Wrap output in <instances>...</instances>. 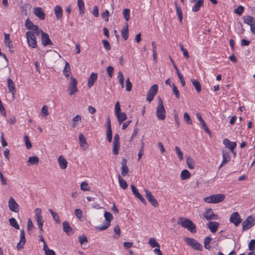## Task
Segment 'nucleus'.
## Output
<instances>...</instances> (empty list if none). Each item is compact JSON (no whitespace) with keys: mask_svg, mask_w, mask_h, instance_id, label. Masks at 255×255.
<instances>
[{"mask_svg":"<svg viewBox=\"0 0 255 255\" xmlns=\"http://www.w3.org/2000/svg\"><path fill=\"white\" fill-rule=\"evenodd\" d=\"M177 224L187 229L192 233L196 232V225L189 219L183 217L180 218L177 221Z\"/></svg>","mask_w":255,"mask_h":255,"instance_id":"f257e3e1","label":"nucleus"},{"mask_svg":"<svg viewBox=\"0 0 255 255\" xmlns=\"http://www.w3.org/2000/svg\"><path fill=\"white\" fill-rule=\"evenodd\" d=\"M225 196L223 194H214L204 198V201L208 203H218L224 200Z\"/></svg>","mask_w":255,"mask_h":255,"instance_id":"f03ea898","label":"nucleus"},{"mask_svg":"<svg viewBox=\"0 0 255 255\" xmlns=\"http://www.w3.org/2000/svg\"><path fill=\"white\" fill-rule=\"evenodd\" d=\"M184 241L189 246H191L195 250L201 251L202 247L201 244L193 238H185Z\"/></svg>","mask_w":255,"mask_h":255,"instance_id":"7ed1b4c3","label":"nucleus"},{"mask_svg":"<svg viewBox=\"0 0 255 255\" xmlns=\"http://www.w3.org/2000/svg\"><path fill=\"white\" fill-rule=\"evenodd\" d=\"M255 224V217L253 216H250L242 223L243 230H248L254 226Z\"/></svg>","mask_w":255,"mask_h":255,"instance_id":"20e7f679","label":"nucleus"},{"mask_svg":"<svg viewBox=\"0 0 255 255\" xmlns=\"http://www.w3.org/2000/svg\"><path fill=\"white\" fill-rule=\"evenodd\" d=\"M26 36L28 45L33 48H36L37 47V42L34 33L28 31L26 33Z\"/></svg>","mask_w":255,"mask_h":255,"instance_id":"39448f33","label":"nucleus"},{"mask_svg":"<svg viewBox=\"0 0 255 255\" xmlns=\"http://www.w3.org/2000/svg\"><path fill=\"white\" fill-rule=\"evenodd\" d=\"M104 217L106 220V222L103 226H100L97 227V229L100 231H104L107 229L110 226V222L113 218L112 214L108 212H105Z\"/></svg>","mask_w":255,"mask_h":255,"instance_id":"423d86ee","label":"nucleus"},{"mask_svg":"<svg viewBox=\"0 0 255 255\" xmlns=\"http://www.w3.org/2000/svg\"><path fill=\"white\" fill-rule=\"evenodd\" d=\"M157 91L158 86L157 84H154L150 88L146 95V100L148 102L150 103L153 100L154 97L157 94Z\"/></svg>","mask_w":255,"mask_h":255,"instance_id":"0eeeda50","label":"nucleus"},{"mask_svg":"<svg viewBox=\"0 0 255 255\" xmlns=\"http://www.w3.org/2000/svg\"><path fill=\"white\" fill-rule=\"evenodd\" d=\"M70 79L71 82L69 84L68 91L69 94L71 96L78 91L77 87L78 83L77 80L73 77H71Z\"/></svg>","mask_w":255,"mask_h":255,"instance_id":"6e6552de","label":"nucleus"},{"mask_svg":"<svg viewBox=\"0 0 255 255\" xmlns=\"http://www.w3.org/2000/svg\"><path fill=\"white\" fill-rule=\"evenodd\" d=\"M35 218L37 222L39 228L43 227V220L41 215V210L39 208H36L34 210Z\"/></svg>","mask_w":255,"mask_h":255,"instance_id":"1a4fd4ad","label":"nucleus"},{"mask_svg":"<svg viewBox=\"0 0 255 255\" xmlns=\"http://www.w3.org/2000/svg\"><path fill=\"white\" fill-rule=\"evenodd\" d=\"M145 197L151 204L154 207L158 206V203L157 200L155 199L151 192L147 189H145Z\"/></svg>","mask_w":255,"mask_h":255,"instance_id":"9d476101","label":"nucleus"},{"mask_svg":"<svg viewBox=\"0 0 255 255\" xmlns=\"http://www.w3.org/2000/svg\"><path fill=\"white\" fill-rule=\"evenodd\" d=\"M230 222L234 224L236 227L241 223L242 219L238 212H234L231 215L230 218Z\"/></svg>","mask_w":255,"mask_h":255,"instance_id":"9b49d317","label":"nucleus"},{"mask_svg":"<svg viewBox=\"0 0 255 255\" xmlns=\"http://www.w3.org/2000/svg\"><path fill=\"white\" fill-rule=\"evenodd\" d=\"M204 218L208 221L211 220H217L218 219L217 215L215 214L211 208H209L204 213Z\"/></svg>","mask_w":255,"mask_h":255,"instance_id":"f8f14e48","label":"nucleus"},{"mask_svg":"<svg viewBox=\"0 0 255 255\" xmlns=\"http://www.w3.org/2000/svg\"><path fill=\"white\" fill-rule=\"evenodd\" d=\"M8 207L12 212L17 213L19 211V205L12 197H10L8 201Z\"/></svg>","mask_w":255,"mask_h":255,"instance_id":"ddd939ff","label":"nucleus"},{"mask_svg":"<svg viewBox=\"0 0 255 255\" xmlns=\"http://www.w3.org/2000/svg\"><path fill=\"white\" fill-rule=\"evenodd\" d=\"M166 112L164 106H158L156 110L157 118L160 120H164L165 119Z\"/></svg>","mask_w":255,"mask_h":255,"instance_id":"4468645a","label":"nucleus"},{"mask_svg":"<svg viewBox=\"0 0 255 255\" xmlns=\"http://www.w3.org/2000/svg\"><path fill=\"white\" fill-rule=\"evenodd\" d=\"M131 189L133 194L144 204H146L145 199L138 192L137 189L134 186L133 184L131 185Z\"/></svg>","mask_w":255,"mask_h":255,"instance_id":"2eb2a0df","label":"nucleus"},{"mask_svg":"<svg viewBox=\"0 0 255 255\" xmlns=\"http://www.w3.org/2000/svg\"><path fill=\"white\" fill-rule=\"evenodd\" d=\"M121 164V174L123 176H126L129 171L128 167L127 165V160L125 158H123Z\"/></svg>","mask_w":255,"mask_h":255,"instance_id":"dca6fc26","label":"nucleus"},{"mask_svg":"<svg viewBox=\"0 0 255 255\" xmlns=\"http://www.w3.org/2000/svg\"><path fill=\"white\" fill-rule=\"evenodd\" d=\"M222 152L223 156V161L219 167V169L221 168L225 164H226L228 162H229L230 159V155L229 152H228L225 149H223Z\"/></svg>","mask_w":255,"mask_h":255,"instance_id":"f3484780","label":"nucleus"},{"mask_svg":"<svg viewBox=\"0 0 255 255\" xmlns=\"http://www.w3.org/2000/svg\"><path fill=\"white\" fill-rule=\"evenodd\" d=\"M34 14L40 19L43 20L45 18V14L42 8L40 7H36L34 8Z\"/></svg>","mask_w":255,"mask_h":255,"instance_id":"a211bd4d","label":"nucleus"},{"mask_svg":"<svg viewBox=\"0 0 255 255\" xmlns=\"http://www.w3.org/2000/svg\"><path fill=\"white\" fill-rule=\"evenodd\" d=\"M41 41L42 44L44 46L53 45V43L50 39L48 34L44 32H42V34L41 35Z\"/></svg>","mask_w":255,"mask_h":255,"instance_id":"6ab92c4d","label":"nucleus"},{"mask_svg":"<svg viewBox=\"0 0 255 255\" xmlns=\"http://www.w3.org/2000/svg\"><path fill=\"white\" fill-rule=\"evenodd\" d=\"M79 139L80 145L82 149L83 150L87 149L89 145L87 142L85 136L82 133H80L79 135Z\"/></svg>","mask_w":255,"mask_h":255,"instance_id":"aec40b11","label":"nucleus"},{"mask_svg":"<svg viewBox=\"0 0 255 255\" xmlns=\"http://www.w3.org/2000/svg\"><path fill=\"white\" fill-rule=\"evenodd\" d=\"M223 143L224 144L226 147L230 149L231 151H233V150H234V148L236 147L237 145L236 142L231 141L227 138L224 139Z\"/></svg>","mask_w":255,"mask_h":255,"instance_id":"412c9836","label":"nucleus"},{"mask_svg":"<svg viewBox=\"0 0 255 255\" xmlns=\"http://www.w3.org/2000/svg\"><path fill=\"white\" fill-rule=\"evenodd\" d=\"M4 44L5 45L9 48L11 52H13L14 50H11L13 48L12 41L10 38V35L7 33H4Z\"/></svg>","mask_w":255,"mask_h":255,"instance_id":"4be33fe9","label":"nucleus"},{"mask_svg":"<svg viewBox=\"0 0 255 255\" xmlns=\"http://www.w3.org/2000/svg\"><path fill=\"white\" fill-rule=\"evenodd\" d=\"M62 225L63 231L67 235H70L71 234H73V229L70 227L69 223L67 221L63 222Z\"/></svg>","mask_w":255,"mask_h":255,"instance_id":"5701e85b","label":"nucleus"},{"mask_svg":"<svg viewBox=\"0 0 255 255\" xmlns=\"http://www.w3.org/2000/svg\"><path fill=\"white\" fill-rule=\"evenodd\" d=\"M7 86L9 92L14 96L16 90L15 87V84L10 78L7 79Z\"/></svg>","mask_w":255,"mask_h":255,"instance_id":"b1692460","label":"nucleus"},{"mask_svg":"<svg viewBox=\"0 0 255 255\" xmlns=\"http://www.w3.org/2000/svg\"><path fill=\"white\" fill-rule=\"evenodd\" d=\"M58 162L59 165V167L61 169H65L67 168L68 162L66 159L62 155L59 156Z\"/></svg>","mask_w":255,"mask_h":255,"instance_id":"393cba45","label":"nucleus"},{"mask_svg":"<svg viewBox=\"0 0 255 255\" xmlns=\"http://www.w3.org/2000/svg\"><path fill=\"white\" fill-rule=\"evenodd\" d=\"M219 226V223L216 222H210L207 224L208 228L209 229L210 231L213 233H215L217 231Z\"/></svg>","mask_w":255,"mask_h":255,"instance_id":"a878e982","label":"nucleus"},{"mask_svg":"<svg viewBox=\"0 0 255 255\" xmlns=\"http://www.w3.org/2000/svg\"><path fill=\"white\" fill-rule=\"evenodd\" d=\"M98 78V75L95 73H92L90 77L88 78V86L89 88H91L93 86Z\"/></svg>","mask_w":255,"mask_h":255,"instance_id":"bb28decb","label":"nucleus"},{"mask_svg":"<svg viewBox=\"0 0 255 255\" xmlns=\"http://www.w3.org/2000/svg\"><path fill=\"white\" fill-rule=\"evenodd\" d=\"M196 117L201 124L203 128L207 132L210 133V130L208 129L205 122L202 118V116L200 113H198L196 114Z\"/></svg>","mask_w":255,"mask_h":255,"instance_id":"cd10ccee","label":"nucleus"},{"mask_svg":"<svg viewBox=\"0 0 255 255\" xmlns=\"http://www.w3.org/2000/svg\"><path fill=\"white\" fill-rule=\"evenodd\" d=\"M54 12L56 15V19H59L62 17L63 10L60 5H56L54 8Z\"/></svg>","mask_w":255,"mask_h":255,"instance_id":"c85d7f7f","label":"nucleus"},{"mask_svg":"<svg viewBox=\"0 0 255 255\" xmlns=\"http://www.w3.org/2000/svg\"><path fill=\"white\" fill-rule=\"evenodd\" d=\"M204 4V0H198L197 1L194 6L192 7V10L193 12H197L199 10L200 7Z\"/></svg>","mask_w":255,"mask_h":255,"instance_id":"c756f323","label":"nucleus"},{"mask_svg":"<svg viewBox=\"0 0 255 255\" xmlns=\"http://www.w3.org/2000/svg\"><path fill=\"white\" fill-rule=\"evenodd\" d=\"M243 19L244 23L250 26L255 23V19L251 15L244 16Z\"/></svg>","mask_w":255,"mask_h":255,"instance_id":"7c9ffc66","label":"nucleus"},{"mask_svg":"<svg viewBox=\"0 0 255 255\" xmlns=\"http://www.w3.org/2000/svg\"><path fill=\"white\" fill-rule=\"evenodd\" d=\"M39 162V158L36 156H30L27 161V164L30 165H36Z\"/></svg>","mask_w":255,"mask_h":255,"instance_id":"2f4dec72","label":"nucleus"},{"mask_svg":"<svg viewBox=\"0 0 255 255\" xmlns=\"http://www.w3.org/2000/svg\"><path fill=\"white\" fill-rule=\"evenodd\" d=\"M191 82L195 87L197 93H200L201 91V85L200 82L196 79H192Z\"/></svg>","mask_w":255,"mask_h":255,"instance_id":"473e14b6","label":"nucleus"},{"mask_svg":"<svg viewBox=\"0 0 255 255\" xmlns=\"http://www.w3.org/2000/svg\"><path fill=\"white\" fill-rule=\"evenodd\" d=\"M190 176L191 173L188 170L184 169L182 171L180 175V177L182 180L189 179L190 177Z\"/></svg>","mask_w":255,"mask_h":255,"instance_id":"72a5a7b5","label":"nucleus"},{"mask_svg":"<svg viewBox=\"0 0 255 255\" xmlns=\"http://www.w3.org/2000/svg\"><path fill=\"white\" fill-rule=\"evenodd\" d=\"M116 116L117 117L118 122L120 124H122L127 118V115L125 112L120 113Z\"/></svg>","mask_w":255,"mask_h":255,"instance_id":"f704fd0d","label":"nucleus"},{"mask_svg":"<svg viewBox=\"0 0 255 255\" xmlns=\"http://www.w3.org/2000/svg\"><path fill=\"white\" fill-rule=\"evenodd\" d=\"M78 6L80 14L83 15L85 12V4L82 0H78Z\"/></svg>","mask_w":255,"mask_h":255,"instance_id":"c9c22d12","label":"nucleus"},{"mask_svg":"<svg viewBox=\"0 0 255 255\" xmlns=\"http://www.w3.org/2000/svg\"><path fill=\"white\" fill-rule=\"evenodd\" d=\"M121 35L122 37L125 39L127 40L128 37V24L127 23L126 27L122 29L121 31Z\"/></svg>","mask_w":255,"mask_h":255,"instance_id":"e433bc0d","label":"nucleus"},{"mask_svg":"<svg viewBox=\"0 0 255 255\" xmlns=\"http://www.w3.org/2000/svg\"><path fill=\"white\" fill-rule=\"evenodd\" d=\"M186 163L189 167L191 169H194L195 168V162L193 159L190 156L186 158Z\"/></svg>","mask_w":255,"mask_h":255,"instance_id":"4c0bfd02","label":"nucleus"},{"mask_svg":"<svg viewBox=\"0 0 255 255\" xmlns=\"http://www.w3.org/2000/svg\"><path fill=\"white\" fill-rule=\"evenodd\" d=\"M148 244L152 248H160L159 244L156 242L155 239L154 238L149 239L148 241Z\"/></svg>","mask_w":255,"mask_h":255,"instance_id":"58836bf2","label":"nucleus"},{"mask_svg":"<svg viewBox=\"0 0 255 255\" xmlns=\"http://www.w3.org/2000/svg\"><path fill=\"white\" fill-rule=\"evenodd\" d=\"M120 147V142L113 141V152L115 155H117L119 153V150Z\"/></svg>","mask_w":255,"mask_h":255,"instance_id":"ea45409f","label":"nucleus"},{"mask_svg":"<svg viewBox=\"0 0 255 255\" xmlns=\"http://www.w3.org/2000/svg\"><path fill=\"white\" fill-rule=\"evenodd\" d=\"M118 179L120 187L123 189H126L128 187V184L126 181L123 179L120 175L118 176Z\"/></svg>","mask_w":255,"mask_h":255,"instance_id":"a19ab883","label":"nucleus"},{"mask_svg":"<svg viewBox=\"0 0 255 255\" xmlns=\"http://www.w3.org/2000/svg\"><path fill=\"white\" fill-rule=\"evenodd\" d=\"M70 73V66L68 62H66L64 69L63 70V74L66 77H68Z\"/></svg>","mask_w":255,"mask_h":255,"instance_id":"79ce46f5","label":"nucleus"},{"mask_svg":"<svg viewBox=\"0 0 255 255\" xmlns=\"http://www.w3.org/2000/svg\"><path fill=\"white\" fill-rule=\"evenodd\" d=\"M10 226L14 228L15 229H19V226L17 224L16 220L15 218L12 217L8 220Z\"/></svg>","mask_w":255,"mask_h":255,"instance_id":"37998d69","label":"nucleus"},{"mask_svg":"<svg viewBox=\"0 0 255 255\" xmlns=\"http://www.w3.org/2000/svg\"><path fill=\"white\" fill-rule=\"evenodd\" d=\"M49 212L51 213L53 219L55 220V222L57 224H59L60 223V220L59 219V217L58 215L55 212H54L52 209H49Z\"/></svg>","mask_w":255,"mask_h":255,"instance_id":"c03bdc74","label":"nucleus"},{"mask_svg":"<svg viewBox=\"0 0 255 255\" xmlns=\"http://www.w3.org/2000/svg\"><path fill=\"white\" fill-rule=\"evenodd\" d=\"M26 28L29 30H33L36 25H34L29 19H26L25 22Z\"/></svg>","mask_w":255,"mask_h":255,"instance_id":"a18cd8bd","label":"nucleus"},{"mask_svg":"<svg viewBox=\"0 0 255 255\" xmlns=\"http://www.w3.org/2000/svg\"><path fill=\"white\" fill-rule=\"evenodd\" d=\"M118 78L119 80L120 84L122 88H124V77L123 73L120 71L118 72Z\"/></svg>","mask_w":255,"mask_h":255,"instance_id":"49530a36","label":"nucleus"},{"mask_svg":"<svg viewBox=\"0 0 255 255\" xmlns=\"http://www.w3.org/2000/svg\"><path fill=\"white\" fill-rule=\"evenodd\" d=\"M175 150L177 154L179 159L180 161L182 160L183 159V154L180 148L178 146H176L175 147Z\"/></svg>","mask_w":255,"mask_h":255,"instance_id":"de8ad7c7","label":"nucleus"},{"mask_svg":"<svg viewBox=\"0 0 255 255\" xmlns=\"http://www.w3.org/2000/svg\"><path fill=\"white\" fill-rule=\"evenodd\" d=\"M24 140L25 143L26 147L28 149H29L32 147L31 143L30 142L29 137L28 135L25 134L24 136Z\"/></svg>","mask_w":255,"mask_h":255,"instance_id":"09e8293b","label":"nucleus"},{"mask_svg":"<svg viewBox=\"0 0 255 255\" xmlns=\"http://www.w3.org/2000/svg\"><path fill=\"white\" fill-rule=\"evenodd\" d=\"M123 15L124 18L127 21H128L130 18V10L128 8L124 9L123 10Z\"/></svg>","mask_w":255,"mask_h":255,"instance_id":"8fccbe9b","label":"nucleus"},{"mask_svg":"<svg viewBox=\"0 0 255 255\" xmlns=\"http://www.w3.org/2000/svg\"><path fill=\"white\" fill-rule=\"evenodd\" d=\"M172 87L173 93L175 94L176 97L179 99L180 97V93L177 87L174 83L172 84Z\"/></svg>","mask_w":255,"mask_h":255,"instance_id":"3c124183","label":"nucleus"},{"mask_svg":"<svg viewBox=\"0 0 255 255\" xmlns=\"http://www.w3.org/2000/svg\"><path fill=\"white\" fill-rule=\"evenodd\" d=\"M101 16L106 21H109V18L110 17V13L108 10L106 9L104 12L101 13Z\"/></svg>","mask_w":255,"mask_h":255,"instance_id":"603ef678","label":"nucleus"},{"mask_svg":"<svg viewBox=\"0 0 255 255\" xmlns=\"http://www.w3.org/2000/svg\"><path fill=\"white\" fill-rule=\"evenodd\" d=\"M212 239L209 237H207L204 240V247L206 249H209L210 248V242Z\"/></svg>","mask_w":255,"mask_h":255,"instance_id":"864d4df0","label":"nucleus"},{"mask_svg":"<svg viewBox=\"0 0 255 255\" xmlns=\"http://www.w3.org/2000/svg\"><path fill=\"white\" fill-rule=\"evenodd\" d=\"M244 10V7L242 5H239L237 8L235 9L234 12L241 15Z\"/></svg>","mask_w":255,"mask_h":255,"instance_id":"5fc2aeb1","label":"nucleus"},{"mask_svg":"<svg viewBox=\"0 0 255 255\" xmlns=\"http://www.w3.org/2000/svg\"><path fill=\"white\" fill-rule=\"evenodd\" d=\"M126 90L129 92L132 89V84L130 82L129 78L128 77L126 81Z\"/></svg>","mask_w":255,"mask_h":255,"instance_id":"6e6d98bb","label":"nucleus"},{"mask_svg":"<svg viewBox=\"0 0 255 255\" xmlns=\"http://www.w3.org/2000/svg\"><path fill=\"white\" fill-rule=\"evenodd\" d=\"M184 120L187 124H188V125L192 124V120H191L189 114L186 112H185L184 114Z\"/></svg>","mask_w":255,"mask_h":255,"instance_id":"4d7b16f0","label":"nucleus"},{"mask_svg":"<svg viewBox=\"0 0 255 255\" xmlns=\"http://www.w3.org/2000/svg\"><path fill=\"white\" fill-rule=\"evenodd\" d=\"M81 121V117L80 115H77L72 119V127L75 128L76 125V122H80Z\"/></svg>","mask_w":255,"mask_h":255,"instance_id":"13d9d810","label":"nucleus"},{"mask_svg":"<svg viewBox=\"0 0 255 255\" xmlns=\"http://www.w3.org/2000/svg\"><path fill=\"white\" fill-rule=\"evenodd\" d=\"M34 228V225L30 219H29L27 221V231L29 234H31L30 231Z\"/></svg>","mask_w":255,"mask_h":255,"instance_id":"bf43d9fd","label":"nucleus"},{"mask_svg":"<svg viewBox=\"0 0 255 255\" xmlns=\"http://www.w3.org/2000/svg\"><path fill=\"white\" fill-rule=\"evenodd\" d=\"M20 239L19 242H20L21 243H23L25 244L26 239L25 237V233H24V231L23 229L21 230L20 231Z\"/></svg>","mask_w":255,"mask_h":255,"instance_id":"052dcab7","label":"nucleus"},{"mask_svg":"<svg viewBox=\"0 0 255 255\" xmlns=\"http://www.w3.org/2000/svg\"><path fill=\"white\" fill-rule=\"evenodd\" d=\"M43 250L45 252V255H56L55 252L51 249H48V246L46 249L43 248Z\"/></svg>","mask_w":255,"mask_h":255,"instance_id":"680f3d73","label":"nucleus"},{"mask_svg":"<svg viewBox=\"0 0 255 255\" xmlns=\"http://www.w3.org/2000/svg\"><path fill=\"white\" fill-rule=\"evenodd\" d=\"M121 107H120V104L119 101H117L116 103L115 104V115H117L118 114L121 113Z\"/></svg>","mask_w":255,"mask_h":255,"instance_id":"e2e57ef3","label":"nucleus"},{"mask_svg":"<svg viewBox=\"0 0 255 255\" xmlns=\"http://www.w3.org/2000/svg\"><path fill=\"white\" fill-rule=\"evenodd\" d=\"M81 189L85 191L89 190V185L86 181L82 182L81 184Z\"/></svg>","mask_w":255,"mask_h":255,"instance_id":"0e129e2a","label":"nucleus"},{"mask_svg":"<svg viewBox=\"0 0 255 255\" xmlns=\"http://www.w3.org/2000/svg\"><path fill=\"white\" fill-rule=\"evenodd\" d=\"M249 249L250 251H254L255 249V239H252L249 244Z\"/></svg>","mask_w":255,"mask_h":255,"instance_id":"69168bd1","label":"nucleus"},{"mask_svg":"<svg viewBox=\"0 0 255 255\" xmlns=\"http://www.w3.org/2000/svg\"><path fill=\"white\" fill-rule=\"evenodd\" d=\"M41 112L42 115L44 117H46L49 115L48 108L45 105L43 106V107L41 109Z\"/></svg>","mask_w":255,"mask_h":255,"instance_id":"338daca9","label":"nucleus"},{"mask_svg":"<svg viewBox=\"0 0 255 255\" xmlns=\"http://www.w3.org/2000/svg\"><path fill=\"white\" fill-rule=\"evenodd\" d=\"M114 68L112 66H109L107 68V72L110 78L113 77Z\"/></svg>","mask_w":255,"mask_h":255,"instance_id":"774afa93","label":"nucleus"}]
</instances>
